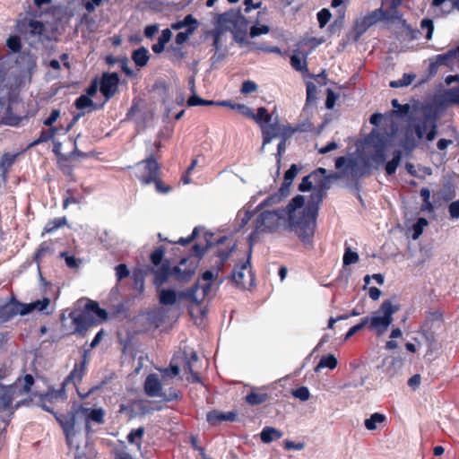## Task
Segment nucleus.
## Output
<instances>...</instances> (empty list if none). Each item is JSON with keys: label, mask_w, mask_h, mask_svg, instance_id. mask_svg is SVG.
I'll use <instances>...</instances> for the list:
<instances>
[{"label": "nucleus", "mask_w": 459, "mask_h": 459, "mask_svg": "<svg viewBox=\"0 0 459 459\" xmlns=\"http://www.w3.org/2000/svg\"><path fill=\"white\" fill-rule=\"evenodd\" d=\"M389 135L386 132L372 130L366 139L367 144L374 150L386 149L388 145Z\"/></svg>", "instance_id": "19"}, {"label": "nucleus", "mask_w": 459, "mask_h": 459, "mask_svg": "<svg viewBox=\"0 0 459 459\" xmlns=\"http://www.w3.org/2000/svg\"><path fill=\"white\" fill-rule=\"evenodd\" d=\"M415 77L416 76L413 74H404L401 79L390 82L389 85L392 88H401L408 86L412 82Z\"/></svg>", "instance_id": "43"}, {"label": "nucleus", "mask_w": 459, "mask_h": 459, "mask_svg": "<svg viewBox=\"0 0 459 459\" xmlns=\"http://www.w3.org/2000/svg\"><path fill=\"white\" fill-rule=\"evenodd\" d=\"M21 154V152L16 153H10V152H4L0 160V169L3 170L4 174H6L9 172L12 166L16 161L18 156Z\"/></svg>", "instance_id": "32"}, {"label": "nucleus", "mask_w": 459, "mask_h": 459, "mask_svg": "<svg viewBox=\"0 0 459 459\" xmlns=\"http://www.w3.org/2000/svg\"><path fill=\"white\" fill-rule=\"evenodd\" d=\"M20 305L21 302L12 297L9 301L0 306V324H5L17 316Z\"/></svg>", "instance_id": "17"}, {"label": "nucleus", "mask_w": 459, "mask_h": 459, "mask_svg": "<svg viewBox=\"0 0 459 459\" xmlns=\"http://www.w3.org/2000/svg\"><path fill=\"white\" fill-rule=\"evenodd\" d=\"M234 247H235V244H232V245L227 246L224 248L221 247L217 250L216 255L220 259V262L217 265L219 270H222V267L224 266L225 262L229 259Z\"/></svg>", "instance_id": "40"}, {"label": "nucleus", "mask_w": 459, "mask_h": 459, "mask_svg": "<svg viewBox=\"0 0 459 459\" xmlns=\"http://www.w3.org/2000/svg\"><path fill=\"white\" fill-rule=\"evenodd\" d=\"M7 47L13 52H19L22 48L21 39L19 36H10L6 40Z\"/></svg>", "instance_id": "58"}, {"label": "nucleus", "mask_w": 459, "mask_h": 459, "mask_svg": "<svg viewBox=\"0 0 459 459\" xmlns=\"http://www.w3.org/2000/svg\"><path fill=\"white\" fill-rule=\"evenodd\" d=\"M263 134V144L269 143L273 138L281 137L278 144L277 155L281 157L285 152V142L287 140V126L281 125L277 120L268 122L261 127Z\"/></svg>", "instance_id": "6"}, {"label": "nucleus", "mask_w": 459, "mask_h": 459, "mask_svg": "<svg viewBox=\"0 0 459 459\" xmlns=\"http://www.w3.org/2000/svg\"><path fill=\"white\" fill-rule=\"evenodd\" d=\"M144 392L150 397H161L166 402H171L179 398V393L175 388H170L169 393L162 392V385L156 374H150L144 381Z\"/></svg>", "instance_id": "7"}, {"label": "nucleus", "mask_w": 459, "mask_h": 459, "mask_svg": "<svg viewBox=\"0 0 459 459\" xmlns=\"http://www.w3.org/2000/svg\"><path fill=\"white\" fill-rule=\"evenodd\" d=\"M212 246V243L209 239H206L205 247H203L199 244H195L193 246V251L195 253V256L198 259H201L204 255L206 249Z\"/></svg>", "instance_id": "60"}, {"label": "nucleus", "mask_w": 459, "mask_h": 459, "mask_svg": "<svg viewBox=\"0 0 459 459\" xmlns=\"http://www.w3.org/2000/svg\"><path fill=\"white\" fill-rule=\"evenodd\" d=\"M51 137H50V134L48 133V129H42L39 133V135L38 138H36L34 141H32L29 145H28V149H30L32 147H35L39 144H41L43 143H48L49 141H51Z\"/></svg>", "instance_id": "48"}, {"label": "nucleus", "mask_w": 459, "mask_h": 459, "mask_svg": "<svg viewBox=\"0 0 459 459\" xmlns=\"http://www.w3.org/2000/svg\"><path fill=\"white\" fill-rule=\"evenodd\" d=\"M66 385H63V383L61 384L60 387L58 389H55L54 387H49L46 394H44L41 396V401H47L49 403H53L56 400L61 401H66L67 400V394L65 392Z\"/></svg>", "instance_id": "24"}, {"label": "nucleus", "mask_w": 459, "mask_h": 459, "mask_svg": "<svg viewBox=\"0 0 459 459\" xmlns=\"http://www.w3.org/2000/svg\"><path fill=\"white\" fill-rule=\"evenodd\" d=\"M159 301L161 305L171 306L177 302V293L170 289H162L159 293Z\"/></svg>", "instance_id": "34"}, {"label": "nucleus", "mask_w": 459, "mask_h": 459, "mask_svg": "<svg viewBox=\"0 0 459 459\" xmlns=\"http://www.w3.org/2000/svg\"><path fill=\"white\" fill-rule=\"evenodd\" d=\"M41 402V408L53 414L54 418L63 429L67 446L69 448H73L74 437H75V412L74 411H69L67 413H59L54 411L48 405H47L45 403L46 401Z\"/></svg>", "instance_id": "5"}, {"label": "nucleus", "mask_w": 459, "mask_h": 459, "mask_svg": "<svg viewBox=\"0 0 459 459\" xmlns=\"http://www.w3.org/2000/svg\"><path fill=\"white\" fill-rule=\"evenodd\" d=\"M71 411H74L75 415L78 412L83 414L85 420V431L87 434L92 432L91 422L102 424L105 421V411L102 408H87L83 405H80L77 409L74 406Z\"/></svg>", "instance_id": "9"}, {"label": "nucleus", "mask_w": 459, "mask_h": 459, "mask_svg": "<svg viewBox=\"0 0 459 459\" xmlns=\"http://www.w3.org/2000/svg\"><path fill=\"white\" fill-rule=\"evenodd\" d=\"M21 80L18 75L10 74L7 68L0 64V104L7 107L1 123L10 126H19L23 120L35 115L34 112H24V103L20 98Z\"/></svg>", "instance_id": "3"}, {"label": "nucleus", "mask_w": 459, "mask_h": 459, "mask_svg": "<svg viewBox=\"0 0 459 459\" xmlns=\"http://www.w3.org/2000/svg\"><path fill=\"white\" fill-rule=\"evenodd\" d=\"M74 105L78 109H84L86 108L94 106V102L87 95H81L79 98L76 99Z\"/></svg>", "instance_id": "53"}, {"label": "nucleus", "mask_w": 459, "mask_h": 459, "mask_svg": "<svg viewBox=\"0 0 459 459\" xmlns=\"http://www.w3.org/2000/svg\"><path fill=\"white\" fill-rule=\"evenodd\" d=\"M342 261L344 265L355 264L359 261V255L348 247L344 252Z\"/></svg>", "instance_id": "54"}, {"label": "nucleus", "mask_w": 459, "mask_h": 459, "mask_svg": "<svg viewBox=\"0 0 459 459\" xmlns=\"http://www.w3.org/2000/svg\"><path fill=\"white\" fill-rule=\"evenodd\" d=\"M454 52H452V49L448 50L445 54H440L435 56L434 62L430 64V69H436L438 66L446 65V66H452L455 65V60L453 57Z\"/></svg>", "instance_id": "28"}, {"label": "nucleus", "mask_w": 459, "mask_h": 459, "mask_svg": "<svg viewBox=\"0 0 459 459\" xmlns=\"http://www.w3.org/2000/svg\"><path fill=\"white\" fill-rule=\"evenodd\" d=\"M17 29L21 34L39 36L43 33L44 24L38 20L23 19L18 22Z\"/></svg>", "instance_id": "15"}, {"label": "nucleus", "mask_w": 459, "mask_h": 459, "mask_svg": "<svg viewBox=\"0 0 459 459\" xmlns=\"http://www.w3.org/2000/svg\"><path fill=\"white\" fill-rule=\"evenodd\" d=\"M195 30V27L187 28L186 31H182L177 34L175 41L177 46H182Z\"/></svg>", "instance_id": "56"}, {"label": "nucleus", "mask_w": 459, "mask_h": 459, "mask_svg": "<svg viewBox=\"0 0 459 459\" xmlns=\"http://www.w3.org/2000/svg\"><path fill=\"white\" fill-rule=\"evenodd\" d=\"M83 312L87 313L88 316L91 317H95L97 320H99V324L108 318V312L100 307V305L97 301L94 300H89L84 308Z\"/></svg>", "instance_id": "22"}, {"label": "nucleus", "mask_w": 459, "mask_h": 459, "mask_svg": "<svg viewBox=\"0 0 459 459\" xmlns=\"http://www.w3.org/2000/svg\"><path fill=\"white\" fill-rule=\"evenodd\" d=\"M138 166L143 169V172L138 176V179L143 185L152 184L155 178L160 175V166L153 155L143 160Z\"/></svg>", "instance_id": "8"}, {"label": "nucleus", "mask_w": 459, "mask_h": 459, "mask_svg": "<svg viewBox=\"0 0 459 459\" xmlns=\"http://www.w3.org/2000/svg\"><path fill=\"white\" fill-rule=\"evenodd\" d=\"M428 225V221L425 218H419L413 225L412 238L417 239L423 231L424 227Z\"/></svg>", "instance_id": "57"}, {"label": "nucleus", "mask_w": 459, "mask_h": 459, "mask_svg": "<svg viewBox=\"0 0 459 459\" xmlns=\"http://www.w3.org/2000/svg\"><path fill=\"white\" fill-rule=\"evenodd\" d=\"M313 172L307 176H305L302 178L301 183L299 185V190L300 192H308L313 191L314 188V182H313Z\"/></svg>", "instance_id": "49"}, {"label": "nucleus", "mask_w": 459, "mask_h": 459, "mask_svg": "<svg viewBox=\"0 0 459 459\" xmlns=\"http://www.w3.org/2000/svg\"><path fill=\"white\" fill-rule=\"evenodd\" d=\"M49 246L46 242H43L39 245V248L35 252L34 261L38 264L39 269L40 268L42 257L45 256L49 252Z\"/></svg>", "instance_id": "47"}, {"label": "nucleus", "mask_w": 459, "mask_h": 459, "mask_svg": "<svg viewBox=\"0 0 459 459\" xmlns=\"http://www.w3.org/2000/svg\"><path fill=\"white\" fill-rule=\"evenodd\" d=\"M338 361L334 355L329 354L320 359L318 364L315 367V372L318 373L321 369L327 368L329 369H334L337 367Z\"/></svg>", "instance_id": "33"}, {"label": "nucleus", "mask_w": 459, "mask_h": 459, "mask_svg": "<svg viewBox=\"0 0 459 459\" xmlns=\"http://www.w3.org/2000/svg\"><path fill=\"white\" fill-rule=\"evenodd\" d=\"M385 151L386 149L374 150V153L370 155L369 159L376 165H383L386 160Z\"/></svg>", "instance_id": "55"}, {"label": "nucleus", "mask_w": 459, "mask_h": 459, "mask_svg": "<svg viewBox=\"0 0 459 459\" xmlns=\"http://www.w3.org/2000/svg\"><path fill=\"white\" fill-rule=\"evenodd\" d=\"M119 76L117 73L103 74L100 82V92L107 99H110L117 91Z\"/></svg>", "instance_id": "14"}, {"label": "nucleus", "mask_w": 459, "mask_h": 459, "mask_svg": "<svg viewBox=\"0 0 459 459\" xmlns=\"http://www.w3.org/2000/svg\"><path fill=\"white\" fill-rule=\"evenodd\" d=\"M402 160V152L400 150H396L393 152V158L391 160L387 161L385 164V172L387 175L391 176L395 173L397 167L399 166Z\"/></svg>", "instance_id": "38"}, {"label": "nucleus", "mask_w": 459, "mask_h": 459, "mask_svg": "<svg viewBox=\"0 0 459 459\" xmlns=\"http://www.w3.org/2000/svg\"><path fill=\"white\" fill-rule=\"evenodd\" d=\"M448 212L452 219L459 218V199L452 202L448 206Z\"/></svg>", "instance_id": "64"}, {"label": "nucleus", "mask_w": 459, "mask_h": 459, "mask_svg": "<svg viewBox=\"0 0 459 459\" xmlns=\"http://www.w3.org/2000/svg\"><path fill=\"white\" fill-rule=\"evenodd\" d=\"M237 419L236 411H228L222 412L218 410H212L209 411L206 415V420L212 426H218L222 421H230L233 422Z\"/></svg>", "instance_id": "21"}, {"label": "nucleus", "mask_w": 459, "mask_h": 459, "mask_svg": "<svg viewBox=\"0 0 459 459\" xmlns=\"http://www.w3.org/2000/svg\"><path fill=\"white\" fill-rule=\"evenodd\" d=\"M331 13L328 9H322L317 13V21L321 28L325 27L331 19Z\"/></svg>", "instance_id": "59"}, {"label": "nucleus", "mask_w": 459, "mask_h": 459, "mask_svg": "<svg viewBox=\"0 0 459 459\" xmlns=\"http://www.w3.org/2000/svg\"><path fill=\"white\" fill-rule=\"evenodd\" d=\"M398 310V307L390 300L382 303L378 310L368 317L369 328L373 329L378 335L385 333L393 322V315Z\"/></svg>", "instance_id": "4"}, {"label": "nucleus", "mask_w": 459, "mask_h": 459, "mask_svg": "<svg viewBox=\"0 0 459 459\" xmlns=\"http://www.w3.org/2000/svg\"><path fill=\"white\" fill-rule=\"evenodd\" d=\"M131 58L136 66L143 67L148 64L150 54L145 47H140L133 51Z\"/></svg>", "instance_id": "27"}, {"label": "nucleus", "mask_w": 459, "mask_h": 459, "mask_svg": "<svg viewBox=\"0 0 459 459\" xmlns=\"http://www.w3.org/2000/svg\"><path fill=\"white\" fill-rule=\"evenodd\" d=\"M261 440L264 443H270L273 440H277L282 437V433L278 429L272 427H265L263 429L261 434Z\"/></svg>", "instance_id": "36"}, {"label": "nucleus", "mask_w": 459, "mask_h": 459, "mask_svg": "<svg viewBox=\"0 0 459 459\" xmlns=\"http://www.w3.org/2000/svg\"><path fill=\"white\" fill-rule=\"evenodd\" d=\"M308 53L295 51L290 56V65L297 71L305 74L307 72V56Z\"/></svg>", "instance_id": "26"}, {"label": "nucleus", "mask_w": 459, "mask_h": 459, "mask_svg": "<svg viewBox=\"0 0 459 459\" xmlns=\"http://www.w3.org/2000/svg\"><path fill=\"white\" fill-rule=\"evenodd\" d=\"M420 29L421 30L426 31V39L430 40L433 36L434 32V23L433 21L430 19H423L420 22Z\"/></svg>", "instance_id": "51"}, {"label": "nucleus", "mask_w": 459, "mask_h": 459, "mask_svg": "<svg viewBox=\"0 0 459 459\" xmlns=\"http://www.w3.org/2000/svg\"><path fill=\"white\" fill-rule=\"evenodd\" d=\"M259 126L262 127L263 125L267 124L272 121V115L269 114L268 110L264 107H260L257 108L256 114L253 112V117H251Z\"/></svg>", "instance_id": "39"}, {"label": "nucleus", "mask_w": 459, "mask_h": 459, "mask_svg": "<svg viewBox=\"0 0 459 459\" xmlns=\"http://www.w3.org/2000/svg\"><path fill=\"white\" fill-rule=\"evenodd\" d=\"M385 19V12L379 8L373 11L371 13L358 20L355 23V30L359 35L364 33L370 26L376 24L377 22Z\"/></svg>", "instance_id": "13"}, {"label": "nucleus", "mask_w": 459, "mask_h": 459, "mask_svg": "<svg viewBox=\"0 0 459 459\" xmlns=\"http://www.w3.org/2000/svg\"><path fill=\"white\" fill-rule=\"evenodd\" d=\"M69 317L73 321V325H74V333H78L82 336H84L87 330L99 324V320L95 317H91L84 313L83 310L77 314L75 311H73L69 314Z\"/></svg>", "instance_id": "11"}, {"label": "nucleus", "mask_w": 459, "mask_h": 459, "mask_svg": "<svg viewBox=\"0 0 459 459\" xmlns=\"http://www.w3.org/2000/svg\"><path fill=\"white\" fill-rule=\"evenodd\" d=\"M270 30L269 27L267 25H254L250 28L249 35L251 38H255L257 36H260L262 34H266Z\"/></svg>", "instance_id": "61"}, {"label": "nucleus", "mask_w": 459, "mask_h": 459, "mask_svg": "<svg viewBox=\"0 0 459 459\" xmlns=\"http://www.w3.org/2000/svg\"><path fill=\"white\" fill-rule=\"evenodd\" d=\"M17 392L15 385H0V411H6L11 406Z\"/></svg>", "instance_id": "20"}, {"label": "nucleus", "mask_w": 459, "mask_h": 459, "mask_svg": "<svg viewBox=\"0 0 459 459\" xmlns=\"http://www.w3.org/2000/svg\"><path fill=\"white\" fill-rule=\"evenodd\" d=\"M432 121H437L436 116L428 112L424 114L422 118L415 119L413 122V129L416 134V136L419 140H421L427 131L430 128V125H432Z\"/></svg>", "instance_id": "18"}, {"label": "nucleus", "mask_w": 459, "mask_h": 459, "mask_svg": "<svg viewBox=\"0 0 459 459\" xmlns=\"http://www.w3.org/2000/svg\"><path fill=\"white\" fill-rule=\"evenodd\" d=\"M269 396L266 393L256 392L252 390L248 394L246 395L245 401L251 406L260 405L266 403Z\"/></svg>", "instance_id": "30"}, {"label": "nucleus", "mask_w": 459, "mask_h": 459, "mask_svg": "<svg viewBox=\"0 0 459 459\" xmlns=\"http://www.w3.org/2000/svg\"><path fill=\"white\" fill-rule=\"evenodd\" d=\"M220 19L226 24H232L233 27H237L240 23H247L246 18L242 15L239 10L225 12L221 14Z\"/></svg>", "instance_id": "25"}, {"label": "nucleus", "mask_w": 459, "mask_h": 459, "mask_svg": "<svg viewBox=\"0 0 459 459\" xmlns=\"http://www.w3.org/2000/svg\"><path fill=\"white\" fill-rule=\"evenodd\" d=\"M167 53L169 59L174 64L180 63L186 56L182 46L170 45Z\"/></svg>", "instance_id": "31"}, {"label": "nucleus", "mask_w": 459, "mask_h": 459, "mask_svg": "<svg viewBox=\"0 0 459 459\" xmlns=\"http://www.w3.org/2000/svg\"><path fill=\"white\" fill-rule=\"evenodd\" d=\"M165 255L163 247H157L150 255L151 262L153 265H160Z\"/></svg>", "instance_id": "52"}, {"label": "nucleus", "mask_w": 459, "mask_h": 459, "mask_svg": "<svg viewBox=\"0 0 459 459\" xmlns=\"http://www.w3.org/2000/svg\"><path fill=\"white\" fill-rule=\"evenodd\" d=\"M187 105L189 107L195 106H214L215 100H207L200 98L199 96L194 94L190 96L187 100Z\"/></svg>", "instance_id": "46"}, {"label": "nucleus", "mask_w": 459, "mask_h": 459, "mask_svg": "<svg viewBox=\"0 0 459 459\" xmlns=\"http://www.w3.org/2000/svg\"><path fill=\"white\" fill-rule=\"evenodd\" d=\"M66 223H67V221H66V218L65 216L50 220L45 225V227L43 229L42 235L53 233L56 230H58V229L64 227L65 225H66Z\"/></svg>", "instance_id": "35"}, {"label": "nucleus", "mask_w": 459, "mask_h": 459, "mask_svg": "<svg viewBox=\"0 0 459 459\" xmlns=\"http://www.w3.org/2000/svg\"><path fill=\"white\" fill-rule=\"evenodd\" d=\"M152 183L155 185L156 191L160 194H168L172 189L169 186H166L162 182L160 176L155 178V180H153Z\"/></svg>", "instance_id": "62"}, {"label": "nucleus", "mask_w": 459, "mask_h": 459, "mask_svg": "<svg viewBox=\"0 0 459 459\" xmlns=\"http://www.w3.org/2000/svg\"><path fill=\"white\" fill-rule=\"evenodd\" d=\"M254 215V212L249 210L239 211L237 215V220L239 221L238 230L245 228L250 221Z\"/></svg>", "instance_id": "45"}, {"label": "nucleus", "mask_w": 459, "mask_h": 459, "mask_svg": "<svg viewBox=\"0 0 459 459\" xmlns=\"http://www.w3.org/2000/svg\"><path fill=\"white\" fill-rule=\"evenodd\" d=\"M144 435V428L139 427L138 429H132L127 435V441L130 444H135L138 447L141 446V439Z\"/></svg>", "instance_id": "42"}, {"label": "nucleus", "mask_w": 459, "mask_h": 459, "mask_svg": "<svg viewBox=\"0 0 459 459\" xmlns=\"http://www.w3.org/2000/svg\"><path fill=\"white\" fill-rule=\"evenodd\" d=\"M291 394L301 402H306L310 397V392L306 386H300L299 388L293 389L291 391Z\"/></svg>", "instance_id": "50"}, {"label": "nucleus", "mask_w": 459, "mask_h": 459, "mask_svg": "<svg viewBox=\"0 0 459 459\" xmlns=\"http://www.w3.org/2000/svg\"><path fill=\"white\" fill-rule=\"evenodd\" d=\"M287 195V170L282 173V182L281 184L279 193L273 194L255 208L259 212L255 220V229L248 236V244L250 252L254 244L258 240L260 234L273 232L277 230L280 225L285 224L287 221V206H281L277 209H269L274 204L281 202V198Z\"/></svg>", "instance_id": "2"}, {"label": "nucleus", "mask_w": 459, "mask_h": 459, "mask_svg": "<svg viewBox=\"0 0 459 459\" xmlns=\"http://www.w3.org/2000/svg\"><path fill=\"white\" fill-rule=\"evenodd\" d=\"M150 403V401L145 400H135L129 405L121 404L119 412L122 413L126 411H129V418H134L136 414L144 415L152 411Z\"/></svg>", "instance_id": "16"}, {"label": "nucleus", "mask_w": 459, "mask_h": 459, "mask_svg": "<svg viewBox=\"0 0 459 459\" xmlns=\"http://www.w3.org/2000/svg\"><path fill=\"white\" fill-rule=\"evenodd\" d=\"M385 417L381 413H373L368 419L365 420V427L368 430H374L377 429L378 423H382Z\"/></svg>", "instance_id": "44"}, {"label": "nucleus", "mask_w": 459, "mask_h": 459, "mask_svg": "<svg viewBox=\"0 0 459 459\" xmlns=\"http://www.w3.org/2000/svg\"><path fill=\"white\" fill-rule=\"evenodd\" d=\"M86 365H87V359H86V352L83 355V359L80 363H75L74 368L72 371L65 377L63 383V385H67L69 384H73L76 389V392L81 399H85L89 394H82L78 389V384H80L82 380V377L86 372Z\"/></svg>", "instance_id": "10"}, {"label": "nucleus", "mask_w": 459, "mask_h": 459, "mask_svg": "<svg viewBox=\"0 0 459 459\" xmlns=\"http://www.w3.org/2000/svg\"><path fill=\"white\" fill-rule=\"evenodd\" d=\"M252 252H248L247 260L242 263L240 265H237L236 268L231 273L232 281L239 287L246 288L245 273L244 271L247 269V265L249 264V258Z\"/></svg>", "instance_id": "23"}, {"label": "nucleus", "mask_w": 459, "mask_h": 459, "mask_svg": "<svg viewBox=\"0 0 459 459\" xmlns=\"http://www.w3.org/2000/svg\"><path fill=\"white\" fill-rule=\"evenodd\" d=\"M170 266H169V264L168 261H166L165 263H163L160 268H158L157 270H154L153 271V273H154V284L156 285H161L162 283H164L169 274H170Z\"/></svg>", "instance_id": "29"}, {"label": "nucleus", "mask_w": 459, "mask_h": 459, "mask_svg": "<svg viewBox=\"0 0 459 459\" xmlns=\"http://www.w3.org/2000/svg\"><path fill=\"white\" fill-rule=\"evenodd\" d=\"M197 264L189 262L187 258H182L179 264L175 266L173 273L179 281H189L195 273Z\"/></svg>", "instance_id": "12"}, {"label": "nucleus", "mask_w": 459, "mask_h": 459, "mask_svg": "<svg viewBox=\"0 0 459 459\" xmlns=\"http://www.w3.org/2000/svg\"><path fill=\"white\" fill-rule=\"evenodd\" d=\"M418 145V142L412 134V131L407 129L403 140L401 141V146L406 151H411Z\"/></svg>", "instance_id": "41"}, {"label": "nucleus", "mask_w": 459, "mask_h": 459, "mask_svg": "<svg viewBox=\"0 0 459 459\" xmlns=\"http://www.w3.org/2000/svg\"><path fill=\"white\" fill-rule=\"evenodd\" d=\"M198 24H199L198 21L192 14H187L186 16H185V18L182 21H178V22L172 23L171 29H173L175 30H178L185 27H186V29H187V28H191L193 26L196 30L198 27Z\"/></svg>", "instance_id": "37"}, {"label": "nucleus", "mask_w": 459, "mask_h": 459, "mask_svg": "<svg viewBox=\"0 0 459 459\" xmlns=\"http://www.w3.org/2000/svg\"><path fill=\"white\" fill-rule=\"evenodd\" d=\"M326 173V169L323 168L313 171L314 188L307 204H305V197L300 195L289 202V228L305 244H309L314 236L319 204L325 191L330 187L331 182Z\"/></svg>", "instance_id": "1"}, {"label": "nucleus", "mask_w": 459, "mask_h": 459, "mask_svg": "<svg viewBox=\"0 0 459 459\" xmlns=\"http://www.w3.org/2000/svg\"><path fill=\"white\" fill-rule=\"evenodd\" d=\"M256 90L257 84L253 81L247 80L242 83L240 91L242 94L247 95L255 92Z\"/></svg>", "instance_id": "63"}]
</instances>
